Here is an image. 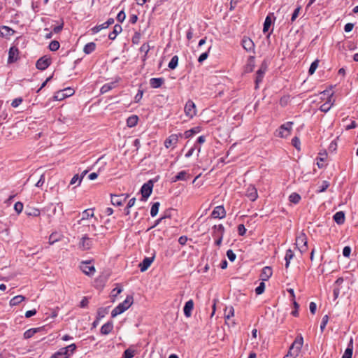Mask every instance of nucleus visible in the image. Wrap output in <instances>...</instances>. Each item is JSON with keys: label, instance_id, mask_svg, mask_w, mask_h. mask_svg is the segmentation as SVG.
Here are the masks:
<instances>
[{"label": "nucleus", "instance_id": "nucleus-31", "mask_svg": "<svg viewBox=\"0 0 358 358\" xmlns=\"http://www.w3.org/2000/svg\"><path fill=\"white\" fill-rule=\"evenodd\" d=\"M113 329V324L112 322H107L104 324L101 328V333L103 335L110 334Z\"/></svg>", "mask_w": 358, "mask_h": 358}, {"label": "nucleus", "instance_id": "nucleus-55", "mask_svg": "<svg viewBox=\"0 0 358 358\" xmlns=\"http://www.w3.org/2000/svg\"><path fill=\"white\" fill-rule=\"evenodd\" d=\"M122 288L121 287H116L111 292V297L113 298V301H115V298L122 292Z\"/></svg>", "mask_w": 358, "mask_h": 358}, {"label": "nucleus", "instance_id": "nucleus-26", "mask_svg": "<svg viewBox=\"0 0 358 358\" xmlns=\"http://www.w3.org/2000/svg\"><path fill=\"white\" fill-rule=\"evenodd\" d=\"M333 95H334V92H331V94L329 96V99L327 100L326 103H323L320 107V110L322 112L327 113L330 110L331 106L334 105V101L331 103V105H329V103L331 101V98H332Z\"/></svg>", "mask_w": 358, "mask_h": 358}, {"label": "nucleus", "instance_id": "nucleus-6", "mask_svg": "<svg viewBox=\"0 0 358 358\" xmlns=\"http://www.w3.org/2000/svg\"><path fill=\"white\" fill-rule=\"evenodd\" d=\"M184 112L187 120H182V122H187L188 120L193 118L196 114V108L195 103L192 101L189 100L185 107Z\"/></svg>", "mask_w": 358, "mask_h": 358}, {"label": "nucleus", "instance_id": "nucleus-23", "mask_svg": "<svg viewBox=\"0 0 358 358\" xmlns=\"http://www.w3.org/2000/svg\"><path fill=\"white\" fill-rule=\"evenodd\" d=\"M81 215H82V217H81V219L78 221V224H82L85 220H87L90 218L94 217V214L93 213V210L92 209H87V210H85L82 213Z\"/></svg>", "mask_w": 358, "mask_h": 358}, {"label": "nucleus", "instance_id": "nucleus-49", "mask_svg": "<svg viewBox=\"0 0 358 358\" xmlns=\"http://www.w3.org/2000/svg\"><path fill=\"white\" fill-rule=\"evenodd\" d=\"M323 155L324 156V157H317V159H317V165L319 169H322L325 166L324 164H323V162H324L326 157L327 156V152H324L323 154Z\"/></svg>", "mask_w": 358, "mask_h": 358}, {"label": "nucleus", "instance_id": "nucleus-61", "mask_svg": "<svg viewBox=\"0 0 358 358\" xmlns=\"http://www.w3.org/2000/svg\"><path fill=\"white\" fill-rule=\"evenodd\" d=\"M351 248L350 246H345L343 249V255L345 257H350L351 254Z\"/></svg>", "mask_w": 358, "mask_h": 358}, {"label": "nucleus", "instance_id": "nucleus-42", "mask_svg": "<svg viewBox=\"0 0 358 358\" xmlns=\"http://www.w3.org/2000/svg\"><path fill=\"white\" fill-rule=\"evenodd\" d=\"M160 206L159 202H155L152 204L150 210V215L152 217H155L157 215L159 211V208Z\"/></svg>", "mask_w": 358, "mask_h": 358}, {"label": "nucleus", "instance_id": "nucleus-51", "mask_svg": "<svg viewBox=\"0 0 358 358\" xmlns=\"http://www.w3.org/2000/svg\"><path fill=\"white\" fill-rule=\"evenodd\" d=\"M178 63V57L177 55H175L172 57L171 62L169 63L168 66L171 69H174L177 66Z\"/></svg>", "mask_w": 358, "mask_h": 358}, {"label": "nucleus", "instance_id": "nucleus-32", "mask_svg": "<svg viewBox=\"0 0 358 358\" xmlns=\"http://www.w3.org/2000/svg\"><path fill=\"white\" fill-rule=\"evenodd\" d=\"M294 255V252L291 249H288L286 250L285 260V268H288L289 266L290 261L293 259Z\"/></svg>", "mask_w": 358, "mask_h": 358}, {"label": "nucleus", "instance_id": "nucleus-56", "mask_svg": "<svg viewBox=\"0 0 358 358\" xmlns=\"http://www.w3.org/2000/svg\"><path fill=\"white\" fill-rule=\"evenodd\" d=\"M237 229H238V234L239 236H243L245 235L247 229H245L243 224H238Z\"/></svg>", "mask_w": 358, "mask_h": 358}, {"label": "nucleus", "instance_id": "nucleus-3", "mask_svg": "<svg viewBox=\"0 0 358 358\" xmlns=\"http://www.w3.org/2000/svg\"><path fill=\"white\" fill-rule=\"evenodd\" d=\"M293 124V122H287L281 124L275 131V135L283 138H287L291 134Z\"/></svg>", "mask_w": 358, "mask_h": 358}, {"label": "nucleus", "instance_id": "nucleus-34", "mask_svg": "<svg viewBox=\"0 0 358 358\" xmlns=\"http://www.w3.org/2000/svg\"><path fill=\"white\" fill-rule=\"evenodd\" d=\"M25 300V297L22 295H17L12 298L10 301V306H15L20 303H22L23 301Z\"/></svg>", "mask_w": 358, "mask_h": 358}, {"label": "nucleus", "instance_id": "nucleus-30", "mask_svg": "<svg viewBox=\"0 0 358 358\" xmlns=\"http://www.w3.org/2000/svg\"><path fill=\"white\" fill-rule=\"evenodd\" d=\"M164 79L162 78H154L150 80V85L153 88H158L164 83Z\"/></svg>", "mask_w": 358, "mask_h": 358}, {"label": "nucleus", "instance_id": "nucleus-58", "mask_svg": "<svg viewBox=\"0 0 358 358\" xmlns=\"http://www.w3.org/2000/svg\"><path fill=\"white\" fill-rule=\"evenodd\" d=\"M227 256L229 260L231 262H234L236 258V254L231 249L227 251Z\"/></svg>", "mask_w": 358, "mask_h": 358}, {"label": "nucleus", "instance_id": "nucleus-37", "mask_svg": "<svg viewBox=\"0 0 358 358\" xmlns=\"http://www.w3.org/2000/svg\"><path fill=\"white\" fill-rule=\"evenodd\" d=\"M136 354V350L133 347H129L124 352V358H133Z\"/></svg>", "mask_w": 358, "mask_h": 358}, {"label": "nucleus", "instance_id": "nucleus-22", "mask_svg": "<svg viewBox=\"0 0 358 358\" xmlns=\"http://www.w3.org/2000/svg\"><path fill=\"white\" fill-rule=\"evenodd\" d=\"M178 142V137L176 134L171 135L164 142L166 148H169L172 146H176Z\"/></svg>", "mask_w": 358, "mask_h": 358}, {"label": "nucleus", "instance_id": "nucleus-20", "mask_svg": "<svg viewBox=\"0 0 358 358\" xmlns=\"http://www.w3.org/2000/svg\"><path fill=\"white\" fill-rule=\"evenodd\" d=\"M333 220L338 225L344 224L345 221V214L343 211L336 212L333 215Z\"/></svg>", "mask_w": 358, "mask_h": 358}, {"label": "nucleus", "instance_id": "nucleus-2", "mask_svg": "<svg viewBox=\"0 0 358 358\" xmlns=\"http://www.w3.org/2000/svg\"><path fill=\"white\" fill-rule=\"evenodd\" d=\"M76 349L75 344H71L65 348L59 349V351L53 354L51 358H69Z\"/></svg>", "mask_w": 358, "mask_h": 358}, {"label": "nucleus", "instance_id": "nucleus-8", "mask_svg": "<svg viewBox=\"0 0 358 358\" xmlns=\"http://www.w3.org/2000/svg\"><path fill=\"white\" fill-rule=\"evenodd\" d=\"M303 343V338L302 336L300 334L295 338L294 342L292 343V345L289 348V350L294 352L295 355H298V354L300 352L301 350Z\"/></svg>", "mask_w": 358, "mask_h": 358}, {"label": "nucleus", "instance_id": "nucleus-45", "mask_svg": "<svg viewBox=\"0 0 358 358\" xmlns=\"http://www.w3.org/2000/svg\"><path fill=\"white\" fill-rule=\"evenodd\" d=\"M289 101H290V96L285 95L280 99L279 104L282 107H285L286 106H287V104L289 103Z\"/></svg>", "mask_w": 358, "mask_h": 358}, {"label": "nucleus", "instance_id": "nucleus-14", "mask_svg": "<svg viewBox=\"0 0 358 358\" xmlns=\"http://www.w3.org/2000/svg\"><path fill=\"white\" fill-rule=\"evenodd\" d=\"M194 307V303L192 299H189L185 303V306L183 307V313L186 317H190L192 316Z\"/></svg>", "mask_w": 358, "mask_h": 358}, {"label": "nucleus", "instance_id": "nucleus-16", "mask_svg": "<svg viewBox=\"0 0 358 358\" xmlns=\"http://www.w3.org/2000/svg\"><path fill=\"white\" fill-rule=\"evenodd\" d=\"M50 64V61L45 57H41L36 64V66L39 70L46 69Z\"/></svg>", "mask_w": 358, "mask_h": 358}, {"label": "nucleus", "instance_id": "nucleus-10", "mask_svg": "<svg viewBox=\"0 0 358 358\" xmlns=\"http://www.w3.org/2000/svg\"><path fill=\"white\" fill-rule=\"evenodd\" d=\"M210 217L214 219H222L226 217V210L223 206H216L210 214Z\"/></svg>", "mask_w": 358, "mask_h": 358}, {"label": "nucleus", "instance_id": "nucleus-15", "mask_svg": "<svg viewBox=\"0 0 358 358\" xmlns=\"http://www.w3.org/2000/svg\"><path fill=\"white\" fill-rule=\"evenodd\" d=\"M92 247V241L86 235L83 236L79 243V248L82 250H89Z\"/></svg>", "mask_w": 358, "mask_h": 358}, {"label": "nucleus", "instance_id": "nucleus-19", "mask_svg": "<svg viewBox=\"0 0 358 358\" xmlns=\"http://www.w3.org/2000/svg\"><path fill=\"white\" fill-rule=\"evenodd\" d=\"M19 51L15 47H11L9 49L8 62L9 64L16 62L18 59Z\"/></svg>", "mask_w": 358, "mask_h": 358}, {"label": "nucleus", "instance_id": "nucleus-63", "mask_svg": "<svg viewBox=\"0 0 358 358\" xmlns=\"http://www.w3.org/2000/svg\"><path fill=\"white\" fill-rule=\"evenodd\" d=\"M14 209L18 214L20 213L23 210L22 203H21V202L15 203L14 205Z\"/></svg>", "mask_w": 358, "mask_h": 358}, {"label": "nucleus", "instance_id": "nucleus-33", "mask_svg": "<svg viewBox=\"0 0 358 358\" xmlns=\"http://www.w3.org/2000/svg\"><path fill=\"white\" fill-rule=\"evenodd\" d=\"M122 31V27L120 24H115L113 27V31L110 32L108 37L110 40H114L117 35Z\"/></svg>", "mask_w": 358, "mask_h": 358}, {"label": "nucleus", "instance_id": "nucleus-29", "mask_svg": "<svg viewBox=\"0 0 358 358\" xmlns=\"http://www.w3.org/2000/svg\"><path fill=\"white\" fill-rule=\"evenodd\" d=\"M14 33V30L7 26L0 27V36L8 37L13 36Z\"/></svg>", "mask_w": 358, "mask_h": 358}, {"label": "nucleus", "instance_id": "nucleus-36", "mask_svg": "<svg viewBox=\"0 0 358 358\" xmlns=\"http://www.w3.org/2000/svg\"><path fill=\"white\" fill-rule=\"evenodd\" d=\"M301 199V197L300 194L296 192H293L289 196V201L294 204L299 203Z\"/></svg>", "mask_w": 358, "mask_h": 358}, {"label": "nucleus", "instance_id": "nucleus-54", "mask_svg": "<svg viewBox=\"0 0 358 358\" xmlns=\"http://www.w3.org/2000/svg\"><path fill=\"white\" fill-rule=\"evenodd\" d=\"M133 296L129 295L127 296V298L122 303H124V306L128 309L133 304Z\"/></svg>", "mask_w": 358, "mask_h": 358}, {"label": "nucleus", "instance_id": "nucleus-12", "mask_svg": "<svg viewBox=\"0 0 358 358\" xmlns=\"http://www.w3.org/2000/svg\"><path fill=\"white\" fill-rule=\"evenodd\" d=\"M245 196L251 201H255L258 198L257 189L253 185H250L245 192Z\"/></svg>", "mask_w": 358, "mask_h": 358}, {"label": "nucleus", "instance_id": "nucleus-47", "mask_svg": "<svg viewBox=\"0 0 358 358\" xmlns=\"http://www.w3.org/2000/svg\"><path fill=\"white\" fill-rule=\"evenodd\" d=\"M210 48L211 46H210L206 52L200 55V56L198 58L199 63L202 64L208 57Z\"/></svg>", "mask_w": 358, "mask_h": 358}, {"label": "nucleus", "instance_id": "nucleus-64", "mask_svg": "<svg viewBox=\"0 0 358 358\" xmlns=\"http://www.w3.org/2000/svg\"><path fill=\"white\" fill-rule=\"evenodd\" d=\"M108 28L104 23L101 24H99V25H97L96 27H94L93 29H92V31L94 33H97L99 31H100L101 29H106Z\"/></svg>", "mask_w": 358, "mask_h": 358}, {"label": "nucleus", "instance_id": "nucleus-53", "mask_svg": "<svg viewBox=\"0 0 358 358\" xmlns=\"http://www.w3.org/2000/svg\"><path fill=\"white\" fill-rule=\"evenodd\" d=\"M329 321V316L327 315H325L322 317V322L320 324V330L321 332H323L326 328V325L328 323Z\"/></svg>", "mask_w": 358, "mask_h": 358}, {"label": "nucleus", "instance_id": "nucleus-28", "mask_svg": "<svg viewBox=\"0 0 358 358\" xmlns=\"http://www.w3.org/2000/svg\"><path fill=\"white\" fill-rule=\"evenodd\" d=\"M353 352V341L351 338L347 348L345 350L344 354L343 355L341 358H352Z\"/></svg>", "mask_w": 358, "mask_h": 358}, {"label": "nucleus", "instance_id": "nucleus-18", "mask_svg": "<svg viewBox=\"0 0 358 358\" xmlns=\"http://www.w3.org/2000/svg\"><path fill=\"white\" fill-rule=\"evenodd\" d=\"M272 274V268L271 266H265L262 269L259 277L262 281H266L271 277Z\"/></svg>", "mask_w": 358, "mask_h": 358}, {"label": "nucleus", "instance_id": "nucleus-35", "mask_svg": "<svg viewBox=\"0 0 358 358\" xmlns=\"http://www.w3.org/2000/svg\"><path fill=\"white\" fill-rule=\"evenodd\" d=\"M126 198L122 199V196H120L115 195L111 196V203L114 206H122Z\"/></svg>", "mask_w": 358, "mask_h": 358}, {"label": "nucleus", "instance_id": "nucleus-5", "mask_svg": "<svg viewBox=\"0 0 358 358\" xmlns=\"http://www.w3.org/2000/svg\"><path fill=\"white\" fill-rule=\"evenodd\" d=\"M275 19H276V17L274 15L273 13H268L265 18L264 22L263 24V30L262 31H263L264 34L268 33L267 38H268L273 32V29H271V31H269V29H270L271 25L274 24Z\"/></svg>", "mask_w": 358, "mask_h": 358}, {"label": "nucleus", "instance_id": "nucleus-41", "mask_svg": "<svg viewBox=\"0 0 358 358\" xmlns=\"http://www.w3.org/2000/svg\"><path fill=\"white\" fill-rule=\"evenodd\" d=\"M329 185L330 184L328 181L323 180L322 185L319 186L318 189L316 190V193L319 194L325 192L328 189Z\"/></svg>", "mask_w": 358, "mask_h": 358}, {"label": "nucleus", "instance_id": "nucleus-52", "mask_svg": "<svg viewBox=\"0 0 358 358\" xmlns=\"http://www.w3.org/2000/svg\"><path fill=\"white\" fill-rule=\"evenodd\" d=\"M265 283L264 282H261L259 285V286H257L256 288H255V293L257 295H260L262 294H263L264 292V290H265Z\"/></svg>", "mask_w": 358, "mask_h": 358}, {"label": "nucleus", "instance_id": "nucleus-9", "mask_svg": "<svg viewBox=\"0 0 358 358\" xmlns=\"http://www.w3.org/2000/svg\"><path fill=\"white\" fill-rule=\"evenodd\" d=\"M241 45L247 52H254L255 50L254 42L250 38L246 36H244L241 39Z\"/></svg>", "mask_w": 358, "mask_h": 358}, {"label": "nucleus", "instance_id": "nucleus-17", "mask_svg": "<svg viewBox=\"0 0 358 358\" xmlns=\"http://www.w3.org/2000/svg\"><path fill=\"white\" fill-rule=\"evenodd\" d=\"M155 259V255L150 257H145L141 263L139 264V268L141 272L145 271L151 265Z\"/></svg>", "mask_w": 358, "mask_h": 358}, {"label": "nucleus", "instance_id": "nucleus-46", "mask_svg": "<svg viewBox=\"0 0 358 358\" xmlns=\"http://www.w3.org/2000/svg\"><path fill=\"white\" fill-rule=\"evenodd\" d=\"M38 331V329H37V328L28 329L24 333V338H27V339L30 338Z\"/></svg>", "mask_w": 358, "mask_h": 358}, {"label": "nucleus", "instance_id": "nucleus-13", "mask_svg": "<svg viewBox=\"0 0 358 358\" xmlns=\"http://www.w3.org/2000/svg\"><path fill=\"white\" fill-rule=\"evenodd\" d=\"M255 66V57L254 56H249L246 64L243 66V73H249L254 71Z\"/></svg>", "mask_w": 358, "mask_h": 358}, {"label": "nucleus", "instance_id": "nucleus-4", "mask_svg": "<svg viewBox=\"0 0 358 358\" xmlns=\"http://www.w3.org/2000/svg\"><path fill=\"white\" fill-rule=\"evenodd\" d=\"M268 69V64L266 61L264 60L260 65L259 69L255 73V88L257 90L259 88V85L262 82L263 78L265 76V73Z\"/></svg>", "mask_w": 358, "mask_h": 358}, {"label": "nucleus", "instance_id": "nucleus-11", "mask_svg": "<svg viewBox=\"0 0 358 358\" xmlns=\"http://www.w3.org/2000/svg\"><path fill=\"white\" fill-rule=\"evenodd\" d=\"M81 271L87 275H93L95 273V268L94 266L90 265V262H83L80 266Z\"/></svg>", "mask_w": 358, "mask_h": 358}, {"label": "nucleus", "instance_id": "nucleus-48", "mask_svg": "<svg viewBox=\"0 0 358 358\" xmlns=\"http://www.w3.org/2000/svg\"><path fill=\"white\" fill-rule=\"evenodd\" d=\"M301 8V6H299L294 9V10L292 15L291 19H290V24H292L296 20V19L298 17Z\"/></svg>", "mask_w": 358, "mask_h": 358}, {"label": "nucleus", "instance_id": "nucleus-50", "mask_svg": "<svg viewBox=\"0 0 358 358\" xmlns=\"http://www.w3.org/2000/svg\"><path fill=\"white\" fill-rule=\"evenodd\" d=\"M291 143H292V145L294 146L297 150H301V148H300L301 142H300V139L299 137L294 136L292 139Z\"/></svg>", "mask_w": 358, "mask_h": 358}, {"label": "nucleus", "instance_id": "nucleus-59", "mask_svg": "<svg viewBox=\"0 0 358 358\" xmlns=\"http://www.w3.org/2000/svg\"><path fill=\"white\" fill-rule=\"evenodd\" d=\"M150 45L148 43H143L141 47L140 48V51L141 52H144L145 53V55H144V57H146L148 51L150 50Z\"/></svg>", "mask_w": 358, "mask_h": 358}, {"label": "nucleus", "instance_id": "nucleus-43", "mask_svg": "<svg viewBox=\"0 0 358 358\" xmlns=\"http://www.w3.org/2000/svg\"><path fill=\"white\" fill-rule=\"evenodd\" d=\"M318 64H319V60L318 59H315L314 62H313L309 67V69H308V74L309 75H313L317 68L318 67Z\"/></svg>", "mask_w": 358, "mask_h": 358}, {"label": "nucleus", "instance_id": "nucleus-57", "mask_svg": "<svg viewBox=\"0 0 358 358\" xmlns=\"http://www.w3.org/2000/svg\"><path fill=\"white\" fill-rule=\"evenodd\" d=\"M59 48V43L57 41H52L49 45V48L51 51H56Z\"/></svg>", "mask_w": 358, "mask_h": 358}, {"label": "nucleus", "instance_id": "nucleus-27", "mask_svg": "<svg viewBox=\"0 0 358 358\" xmlns=\"http://www.w3.org/2000/svg\"><path fill=\"white\" fill-rule=\"evenodd\" d=\"M127 308L124 306L123 303H120L117 307H115L112 313L111 316L112 317H115L117 315L124 313L125 310H127Z\"/></svg>", "mask_w": 358, "mask_h": 358}, {"label": "nucleus", "instance_id": "nucleus-60", "mask_svg": "<svg viewBox=\"0 0 358 358\" xmlns=\"http://www.w3.org/2000/svg\"><path fill=\"white\" fill-rule=\"evenodd\" d=\"M107 313L106 308H100L97 311V320H100Z\"/></svg>", "mask_w": 358, "mask_h": 358}, {"label": "nucleus", "instance_id": "nucleus-38", "mask_svg": "<svg viewBox=\"0 0 358 358\" xmlns=\"http://www.w3.org/2000/svg\"><path fill=\"white\" fill-rule=\"evenodd\" d=\"M138 117L137 115H131L127 120V124L129 127H133L138 123Z\"/></svg>", "mask_w": 358, "mask_h": 358}, {"label": "nucleus", "instance_id": "nucleus-40", "mask_svg": "<svg viewBox=\"0 0 358 358\" xmlns=\"http://www.w3.org/2000/svg\"><path fill=\"white\" fill-rule=\"evenodd\" d=\"M95 48H96V44L94 43H93V42L88 43L85 45L83 51L86 54H90L95 50Z\"/></svg>", "mask_w": 358, "mask_h": 358}, {"label": "nucleus", "instance_id": "nucleus-44", "mask_svg": "<svg viewBox=\"0 0 358 358\" xmlns=\"http://www.w3.org/2000/svg\"><path fill=\"white\" fill-rule=\"evenodd\" d=\"M234 315V309L232 306L227 307L224 310V317L227 320H229L230 317H233Z\"/></svg>", "mask_w": 358, "mask_h": 358}, {"label": "nucleus", "instance_id": "nucleus-25", "mask_svg": "<svg viewBox=\"0 0 358 358\" xmlns=\"http://www.w3.org/2000/svg\"><path fill=\"white\" fill-rule=\"evenodd\" d=\"M118 81H119V79H116L113 82L106 83L104 85H103L100 90L101 93V94L106 93V92H109L110 90H111L112 89H113L114 87H115Z\"/></svg>", "mask_w": 358, "mask_h": 358}, {"label": "nucleus", "instance_id": "nucleus-7", "mask_svg": "<svg viewBox=\"0 0 358 358\" xmlns=\"http://www.w3.org/2000/svg\"><path fill=\"white\" fill-rule=\"evenodd\" d=\"M153 181L152 180H148L147 182L143 184L141 189V193L142 194V201H145L150 196L153 188Z\"/></svg>", "mask_w": 358, "mask_h": 358}, {"label": "nucleus", "instance_id": "nucleus-39", "mask_svg": "<svg viewBox=\"0 0 358 358\" xmlns=\"http://www.w3.org/2000/svg\"><path fill=\"white\" fill-rule=\"evenodd\" d=\"M62 234H60L59 233H57V232L52 233L49 237V243L50 245H52L55 242L59 241L62 238Z\"/></svg>", "mask_w": 358, "mask_h": 358}, {"label": "nucleus", "instance_id": "nucleus-24", "mask_svg": "<svg viewBox=\"0 0 358 358\" xmlns=\"http://www.w3.org/2000/svg\"><path fill=\"white\" fill-rule=\"evenodd\" d=\"M202 130V127L201 126H196L195 127H193L184 133V136L185 138H189L190 137H192L195 134L199 133Z\"/></svg>", "mask_w": 358, "mask_h": 358}, {"label": "nucleus", "instance_id": "nucleus-21", "mask_svg": "<svg viewBox=\"0 0 358 358\" xmlns=\"http://www.w3.org/2000/svg\"><path fill=\"white\" fill-rule=\"evenodd\" d=\"M308 244V237L306 234L301 231L298 236L296 237V248H298L299 246L301 245H306Z\"/></svg>", "mask_w": 358, "mask_h": 358}, {"label": "nucleus", "instance_id": "nucleus-1", "mask_svg": "<svg viewBox=\"0 0 358 358\" xmlns=\"http://www.w3.org/2000/svg\"><path fill=\"white\" fill-rule=\"evenodd\" d=\"M212 236L215 238V245L220 247L222 244L224 234L225 231L224 227L222 224H215L212 227Z\"/></svg>", "mask_w": 358, "mask_h": 358}, {"label": "nucleus", "instance_id": "nucleus-62", "mask_svg": "<svg viewBox=\"0 0 358 358\" xmlns=\"http://www.w3.org/2000/svg\"><path fill=\"white\" fill-rule=\"evenodd\" d=\"M192 178V176L185 171H180V180H188Z\"/></svg>", "mask_w": 358, "mask_h": 358}]
</instances>
